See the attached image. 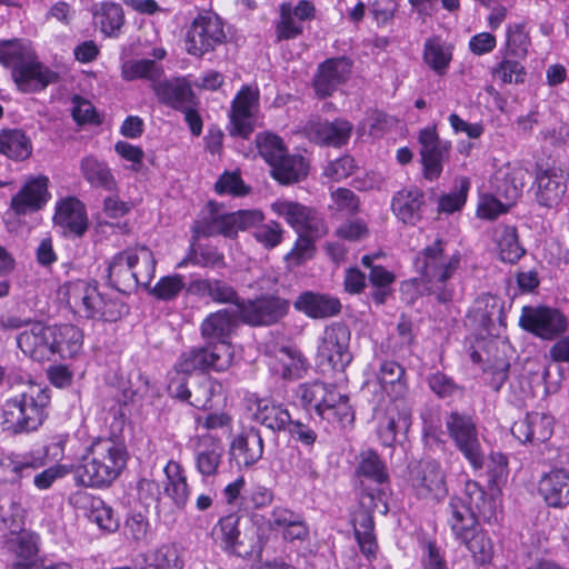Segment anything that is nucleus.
Wrapping results in <instances>:
<instances>
[{"mask_svg":"<svg viewBox=\"0 0 569 569\" xmlns=\"http://www.w3.org/2000/svg\"><path fill=\"white\" fill-rule=\"evenodd\" d=\"M234 327L231 311L221 309L208 315L200 326L206 346L183 353L177 363L178 375L194 370L223 371L231 362L230 336Z\"/></svg>","mask_w":569,"mask_h":569,"instance_id":"nucleus-1","label":"nucleus"},{"mask_svg":"<svg viewBox=\"0 0 569 569\" xmlns=\"http://www.w3.org/2000/svg\"><path fill=\"white\" fill-rule=\"evenodd\" d=\"M447 241L437 238L421 249L413 261L426 292L442 305L453 301L457 289L455 277L462 261L459 250L447 252Z\"/></svg>","mask_w":569,"mask_h":569,"instance_id":"nucleus-2","label":"nucleus"},{"mask_svg":"<svg viewBox=\"0 0 569 569\" xmlns=\"http://www.w3.org/2000/svg\"><path fill=\"white\" fill-rule=\"evenodd\" d=\"M0 63L11 69V78L22 93L44 90L59 76L42 63L31 42L24 39L0 40Z\"/></svg>","mask_w":569,"mask_h":569,"instance_id":"nucleus-3","label":"nucleus"},{"mask_svg":"<svg viewBox=\"0 0 569 569\" xmlns=\"http://www.w3.org/2000/svg\"><path fill=\"white\" fill-rule=\"evenodd\" d=\"M126 445L114 438L96 440L77 469L81 485L92 488L109 487L127 466Z\"/></svg>","mask_w":569,"mask_h":569,"instance_id":"nucleus-4","label":"nucleus"},{"mask_svg":"<svg viewBox=\"0 0 569 569\" xmlns=\"http://www.w3.org/2000/svg\"><path fill=\"white\" fill-rule=\"evenodd\" d=\"M496 501L488 497L483 488L476 481L465 485L462 496L451 497L447 508V523L455 539L466 537L479 527L478 518L490 522L496 519Z\"/></svg>","mask_w":569,"mask_h":569,"instance_id":"nucleus-5","label":"nucleus"},{"mask_svg":"<svg viewBox=\"0 0 569 569\" xmlns=\"http://www.w3.org/2000/svg\"><path fill=\"white\" fill-rule=\"evenodd\" d=\"M351 333L343 322H332L327 326L317 348V359L320 365H328L338 372V382L332 385L320 378H311L299 383V391H332L335 388H345V368L351 362L349 350Z\"/></svg>","mask_w":569,"mask_h":569,"instance_id":"nucleus-6","label":"nucleus"},{"mask_svg":"<svg viewBox=\"0 0 569 569\" xmlns=\"http://www.w3.org/2000/svg\"><path fill=\"white\" fill-rule=\"evenodd\" d=\"M124 249L113 254L107 267L108 284L122 295L129 296L138 287L149 288L156 272V259L146 246Z\"/></svg>","mask_w":569,"mask_h":569,"instance_id":"nucleus-7","label":"nucleus"},{"mask_svg":"<svg viewBox=\"0 0 569 569\" xmlns=\"http://www.w3.org/2000/svg\"><path fill=\"white\" fill-rule=\"evenodd\" d=\"M49 393H20L3 406L4 430L13 435L29 433L39 429L48 417Z\"/></svg>","mask_w":569,"mask_h":569,"instance_id":"nucleus-8","label":"nucleus"},{"mask_svg":"<svg viewBox=\"0 0 569 569\" xmlns=\"http://www.w3.org/2000/svg\"><path fill=\"white\" fill-rule=\"evenodd\" d=\"M290 300L278 292H264L238 305L240 321L250 327H271L279 323L290 310Z\"/></svg>","mask_w":569,"mask_h":569,"instance_id":"nucleus-9","label":"nucleus"},{"mask_svg":"<svg viewBox=\"0 0 569 569\" xmlns=\"http://www.w3.org/2000/svg\"><path fill=\"white\" fill-rule=\"evenodd\" d=\"M519 327L542 340H553L562 336L569 326L567 316L558 308L538 305L523 306Z\"/></svg>","mask_w":569,"mask_h":569,"instance_id":"nucleus-10","label":"nucleus"},{"mask_svg":"<svg viewBox=\"0 0 569 569\" xmlns=\"http://www.w3.org/2000/svg\"><path fill=\"white\" fill-rule=\"evenodd\" d=\"M446 428L458 450L475 470L485 465V456L479 440L478 429L473 419L457 411L446 418Z\"/></svg>","mask_w":569,"mask_h":569,"instance_id":"nucleus-11","label":"nucleus"},{"mask_svg":"<svg viewBox=\"0 0 569 569\" xmlns=\"http://www.w3.org/2000/svg\"><path fill=\"white\" fill-rule=\"evenodd\" d=\"M569 174L559 167L537 164L532 182L535 201L540 208L560 210L568 190Z\"/></svg>","mask_w":569,"mask_h":569,"instance_id":"nucleus-12","label":"nucleus"},{"mask_svg":"<svg viewBox=\"0 0 569 569\" xmlns=\"http://www.w3.org/2000/svg\"><path fill=\"white\" fill-rule=\"evenodd\" d=\"M226 40L222 20L217 14H199L191 22L186 34L188 53L201 57Z\"/></svg>","mask_w":569,"mask_h":569,"instance_id":"nucleus-13","label":"nucleus"},{"mask_svg":"<svg viewBox=\"0 0 569 569\" xmlns=\"http://www.w3.org/2000/svg\"><path fill=\"white\" fill-rule=\"evenodd\" d=\"M418 142L422 176L428 181H436L443 171V163L449 159L451 142L441 140L435 126L421 129Z\"/></svg>","mask_w":569,"mask_h":569,"instance_id":"nucleus-14","label":"nucleus"},{"mask_svg":"<svg viewBox=\"0 0 569 569\" xmlns=\"http://www.w3.org/2000/svg\"><path fill=\"white\" fill-rule=\"evenodd\" d=\"M353 62L346 56L328 58L320 62L312 78V89L319 100L331 97L339 86L348 81Z\"/></svg>","mask_w":569,"mask_h":569,"instance_id":"nucleus-15","label":"nucleus"},{"mask_svg":"<svg viewBox=\"0 0 569 569\" xmlns=\"http://www.w3.org/2000/svg\"><path fill=\"white\" fill-rule=\"evenodd\" d=\"M410 486L418 499L439 500L447 495L445 472L435 460L421 461L411 471Z\"/></svg>","mask_w":569,"mask_h":569,"instance_id":"nucleus-16","label":"nucleus"},{"mask_svg":"<svg viewBox=\"0 0 569 569\" xmlns=\"http://www.w3.org/2000/svg\"><path fill=\"white\" fill-rule=\"evenodd\" d=\"M81 310L88 319L113 322L129 312V307L118 298L101 293L97 286L87 284L81 295Z\"/></svg>","mask_w":569,"mask_h":569,"instance_id":"nucleus-17","label":"nucleus"},{"mask_svg":"<svg viewBox=\"0 0 569 569\" xmlns=\"http://www.w3.org/2000/svg\"><path fill=\"white\" fill-rule=\"evenodd\" d=\"M259 106V90L242 86L232 100L230 109L229 133L233 137L248 139L253 132V109Z\"/></svg>","mask_w":569,"mask_h":569,"instance_id":"nucleus-18","label":"nucleus"},{"mask_svg":"<svg viewBox=\"0 0 569 569\" xmlns=\"http://www.w3.org/2000/svg\"><path fill=\"white\" fill-rule=\"evenodd\" d=\"M49 178L43 174L27 179L20 190L11 198L10 208L17 216H23L42 209L51 198Z\"/></svg>","mask_w":569,"mask_h":569,"instance_id":"nucleus-19","label":"nucleus"},{"mask_svg":"<svg viewBox=\"0 0 569 569\" xmlns=\"http://www.w3.org/2000/svg\"><path fill=\"white\" fill-rule=\"evenodd\" d=\"M353 130L350 121L343 118L329 120H310L306 126V132L310 141L332 148H341L349 142Z\"/></svg>","mask_w":569,"mask_h":569,"instance_id":"nucleus-20","label":"nucleus"},{"mask_svg":"<svg viewBox=\"0 0 569 569\" xmlns=\"http://www.w3.org/2000/svg\"><path fill=\"white\" fill-rule=\"evenodd\" d=\"M46 466L44 457L36 450L28 452H2L0 453V485L19 483L29 475V470H36Z\"/></svg>","mask_w":569,"mask_h":569,"instance_id":"nucleus-21","label":"nucleus"},{"mask_svg":"<svg viewBox=\"0 0 569 569\" xmlns=\"http://www.w3.org/2000/svg\"><path fill=\"white\" fill-rule=\"evenodd\" d=\"M375 417L378 419V437L386 447L392 446L396 441L397 429L407 428L410 421V413L400 397L391 399L385 408L376 409Z\"/></svg>","mask_w":569,"mask_h":569,"instance_id":"nucleus-22","label":"nucleus"},{"mask_svg":"<svg viewBox=\"0 0 569 569\" xmlns=\"http://www.w3.org/2000/svg\"><path fill=\"white\" fill-rule=\"evenodd\" d=\"M527 173L519 163L507 162L493 172L491 187L498 197L515 206L522 196Z\"/></svg>","mask_w":569,"mask_h":569,"instance_id":"nucleus-23","label":"nucleus"},{"mask_svg":"<svg viewBox=\"0 0 569 569\" xmlns=\"http://www.w3.org/2000/svg\"><path fill=\"white\" fill-rule=\"evenodd\" d=\"M190 446L194 453L197 471L203 478L216 476L222 462L224 452L220 439L206 433L192 438L190 440Z\"/></svg>","mask_w":569,"mask_h":569,"instance_id":"nucleus-24","label":"nucleus"},{"mask_svg":"<svg viewBox=\"0 0 569 569\" xmlns=\"http://www.w3.org/2000/svg\"><path fill=\"white\" fill-rule=\"evenodd\" d=\"M53 221L66 236L82 237L89 227L86 206L76 197L57 202Z\"/></svg>","mask_w":569,"mask_h":569,"instance_id":"nucleus-25","label":"nucleus"},{"mask_svg":"<svg viewBox=\"0 0 569 569\" xmlns=\"http://www.w3.org/2000/svg\"><path fill=\"white\" fill-rule=\"evenodd\" d=\"M51 337L52 327L44 326L42 322H34L30 329L18 335L17 345L26 356L38 362H43L53 357V349L50 343Z\"/></svg>","mask_w":569,"mask_h":569,"instance_id":"nucleus-26","label":"nucleus"},{"mask_svg":"<svg viewBox=\"0 0 569 569\" xmlns=\"http://www.w3.org/2000/svg\"><path fill=\"white\" fill-rule=\"evenodd\" d=\"M426 196L417 186L405 187L391 199L393 214L405 224L416 226L422 219Z\"/></svg>","mask_w":569,"mask_h":569,"instance_id":"nucleus-27","label":"nucleus"},{"mask_svg":"<svg viewBox=\"0 0 569 569\" xmlns=\"http://www.w3.org/2000/svg\"><path fill=\"white\" fill-rule=\"evenodd\" d=\"M208 214L199 218L192 226V238H210L222 236L224 238H234L233 218L231 212H220L219 204L216 201H209L207 204Z\"/></svg>","mask_w":569,"mask_h":569,"instance_id":"nucleus-28","label":"nucleus"},{"mask_svg":"<svg viewBox=\"0 0 569 569\" xmlns=\"http://www.w3.org/2000/svg\"><path fill=\"white\" fill-rule=\"evenodd\" d=\"M270 209L298 233L312 231L318 216L315 208L289 199L274 200L270 204Z\"/></svg>","mask_w":569,"mask_h":569,"instance_id":"nucleus-29","label":"nucleus"},{"mask_svg":"<svg viewBox=\"0 0 569 569\" xmlns=\"http://www.w3.org/2000/svg\"><path fill=\"white\" fill-rule=\"evenodd\" d=\"M297 311L311 319H325L335 317L341 311V302L337 297L328 293L305 291L293 302Z\"/></svg>","mask_w":569,"mask_h":569,"instance_id":"nucleus-30","label":"nucleus"},{"mask_svg":"<svg viewBox=\"0 0 569 569\" xmlns=\"http://www.w3.org/2000/svg\"><path fill=\"white\" fill-rule=\"evenodd\" d=\"M511 431L521 442L542 443L553 433V419L546 413H528L525 420L512 426Z\"/></svg>","mask_w":569,"mask_h":569,"instance_id":"nucleus-31","label":"nucleus"},{"mask_svg":"<svg viewBox=\"0 0 569 569\" xmlns=\"http://www.w3.org/2000/svg\"><path fill=\"white\" fill-rule=\"evenodd\" d=\"M539 493L549 507L569 505V470L558 468L543 475L539 481Z\"/></svg>","mask_w":569,"mask_h":569,"instance_id":"nucleus-32","label":"nucleus"},{"mask_svg":"<svg viewBox=\"0 0 569 569\" xmlns=\"http://www.w3.org/2000/svg\"><path fill=\"white\" fill-rule=\"evenodd\" d=\"M263 455V439L256 428L238 435L230 445V456L239 466L246 468L256 465Z\"/></svg>","mask_w":569,"mask_h":569,"instance_id":"nucleus-33","label":"nucleus"},{"mask_svg":"<svg viewBox=\"0 0 569 569\" xmlns=\"http://www.w3.org/2000/svg\"><path fill=\"white\" fill-rule=\"evenodd\" d=\"M253 419L272 431H283L291 422L288 409L273 398H256Z\"/></svg>","mask_w":569,"mask_h":569,"instance_id":"nucleus-34","label":"nucleus"},{"mask_svg":"<svg viewBox=\"0 0 569 569\" xmlns=\"http://www.w3.org/2000/svg\"><path fill=\"white\" fill-rule=\"evenodd\" d=\"M321 419L337 422L342 427L353 422L355 413L346 393H326L323 399L315 406Z\"/></svg>","mask_w":569,"mask_h":569,"instance_id":"nucleus-35","label":"nucleus"},{"mask_svg":"<svg viewBox=\"0 0 569 569\" xmlns=\"http://www.w3.org/2000/svg\"><path fill=\"white\" fill-rule=\"evenodd\" d=\"M50 343L53 349V356L58 355L61 359H72L82 348L83 335L73 325L54 326L52 327Z\"/></svg>","mask_w":569,"mask_h":569,"instance_id":"nucleus-36","label":"nucleus"},{"mask_svg":"<svg viewBox=\"0 0 569 569\" xmlns=\"http://www.w3.org/2000/svg\"><path fill=\"white\" fill-rule=\"evenodd\" d=\"M453 46L445 41L440 36L426 39L422 50L423 62L438 76L448 72L452 61Z\"/></svg>","mask_w":569,"mask_h":569,"instance_id":"nucleus-37","label":"nucleus"},{"mask_svg":"<svg viewBox=\"0 0 569 569\" xmlns=\"http://www.w3.org/2000/svg\"><path fill=\"white\" fill-rule=\"evenodd\" d=\"M352 522L355 537L361 553L369 560L375 559L378 552V543L372 513L365 508H359L353 515Z\"/></svg>","mask_w":569,"mask_h":569,"instance_id":"nucleus-38","label":"nucleus"},{"mask_svg":"<svg viewBox=\"0 0 569 569\" xmlns=\"http://www.w3.org/2000/svg\"><path fill=\"white\" fill-rule=\"evenodd\" d=\"M270 168L271 177L281 184L299 182L308 176L309 170L303 157L289 154L288 151Z\"/></svg>","mask_w":569,"mask_h":569,"instance_id":"nucleus-39","label":"nucleus"},{"mask_svg":"<svg viewBox=\"0 0 569 569\" xmlns=\"http://www.w3.org/2000/svg\"><path fill=\"white\" fill-rule=\"evenodd\" d=\"M80 171L84 180L93 188L113 191L117 181L107 164L94 156H86L80 161Z\"/></svg>","mask_w":569,"mask_h":569,"instance_id":"nucleus-40","label":"nucleus"},{"mask_svg":"<svg viewBox=\"0 0 569 569\" xmlns=\"http://www.w3.org/2000/svg\"><path fill=\"white\" fill-rule=\"evenodd\" d=\"M0 153L13 161L27 160L32 154L31 139L22 129H6L0 132Z\"/></svg>","mask_w":569,"mask_h":569,"instance_id":"nucleus-41","label":"nucleus"},{"mask_svg":"<svg viewBox=\"0 0 569 569\" xmlns=\"http://www.w3.org/2000/svg\"><path fill=\"white\" fill-rule=\"evenodd\" d=\"M493 239L497 242L500 259L505 262L516 263L526 252L519 242L517 228L515 226H496L493 229Z\"/></svg>","mask_w":569,"mask_h":569,"instance_id":"nucleus-42","label":"nucleus"},{"mask_svg":"<svg viewBox=\"0 0 569 569\" xmlns=\"http://www.w3.org/2000/svg\"><path fill=\"white\" fill-rule=\"evenodd\" d=\"M153 91L159 102L178 111L184 110L193 97L191 88L179 81L158 82L153 86Z\"/></svg>","mask_w":569,"mask_h":569,"instance_id":"nucleus-43","label":"nucleus"},{"mask_svg":"<svg viewBox=\"0 0 569 569\" xmlns=\"http://www.w3.org/2000/svg\"><path fill=\"white\" fill-rule=\"evenodd\" d=\"M531 47V38L527 31L526 22L509 23L506 27V40L499 53L509 57L526 59Z\"/></svg>","mask_w":569,"mask_h":569,"instance_id":"nucleus-44","label":"nucleus"},{"mask_svg":"<svg viewBox=\"0 0 569 569\" xmlns=\"http://www.w3.org/2000/svg\"><path fill=\"white\" fill-rule=\"evenodd\" d=\"M167 485L164 490L179 508L184 507L189 500L190 488L187 482L184 470L180 463L170 460L166 467Z\"/></svg>","mask_w":569,"mask_h":569,"instance_id":"nucleus-45","label":"nucleus"},{"mask_svg":"<svg viewBox=\"0 0 569 569\" xmlns=\"http://www.w3.org/2000/svg\"><path fill=\"white\" fill-rule=\"evenodd\" d=\"M184 550L177 543H163L149 556L146 569H183Z\"/></svg>","mask_w":569,"mask_h":569,"instance_id":"nucleus-46","label":"nucleus"},{"mask_svg":"<svg viewBox=\"0 0 569 569\" xmlns=\"http://www.w3.org/2000/svg\"><path fill=\"white\" fill-rule=\"evenodd\" d=\"M456 540L467 548L476 563L485 565L492 559V541L480 526L467 533L466 537H459Z\"/></svg>","mask_w":569,"mask_h":569,"instance_id":"nucleus-47","label":"nucleus"},{"mask_svg":"<svg viewBox=\"0 0 569 569\" xmlns=\"http://www.w3.org/2000/svg\"><path fill=\"white\" fill-rule=\"evenodd\" d=\"M84 499L87 516L90 521L108 533L114 532L119 528V519L113 509L100 497L88 496Z\"/></svg>","mask_w":569,"mask_h":569,"instance_id":"nucleus-48","label":"nucleus"},{"mask_svg":"<svg viewBox=\"0 0 569 569\" xmlns=\"http://www.w3.org/2000/svg\"><path fill=\"white\" fill-rule=\"evenodd\" d=\"M212 536L226 552H237V548L241 545L239 517L236 515L222 517L213 527Z\"/></svg>","mask_w":569,"mask_h":569,"instance_id":"nucleus-49","label":"nucleus"},{"mask_svg":"<svg viewBox=\"0 0 569 569\" xmlns=\"http://www.w3.org/2000/svg\"><path fill=\"white\" fill-rule=\"evenodd\" d=\"M93 19L106 36H118L124 22L122 7L114 2H102L99 9L93 12Z\"/></svg>","mask_w":569,"mask_h":569,"instance_id":"nucleus-50","label":"nucleus"},{"mask_svg":"<svg viewBox=\"0 0 569 569\" xmlns=\"http://www.w3.org/2000/svg\"><path fill=\"white\" fill-rule=\"evenodd\" d=\"M471 183L469 178L460 177L456 180L455 189L440 196L438 200V213L452 214L465 207Z\"/></svg>","mask_w":569,"mask_h":569,"instance_id":"nucleus-51","label":"nucleus"},{"mask_svg":"<svg viewBox=\"0 0 569 569\" xmlns=\"http://www.w3.org/2000/svg\"><path fill=\"white\" fill-rule=\"evenodd\" d=\"M523 60L502 54L501 61L492 69V77L505 84L523 83L527 76Z\"/></svg>","mask_w":569,"mask_h":569,"instance_id":"nucleus-52","label":"nucleus"},{"mask_svg":"<svg viewBox=\"0 0 569 569\" xmlns=\"http://www.w3.org/2000/svg\"><path fill=\"white\" fill-rule=\"evenodd\" d=\"M184 276L173 273L161 277L152 288H146L159 301H172L184 290Z\"/></svg>","mask_w":569,"mask_h":569,"instance_id":"nucleus-53","label":"nucleus"},{"mask_svg":"<svg viewBox=\"0 0 569 569\" xmlns=\"http://www.w3.org/2000/svg\"><path fill=\"white\" fill-rule=\"evenodd\" d=\"M377 379L381 391H403L407 389L406 370L398 362H383Z\"/></svg>","mask_w":569,"mask_h":569,"instance_id":"nucleus-54","label":"nucleus"},{"mask_svg":"<svg viewBox=\"0 0 569 569\" xmlns=\"http://www.w3.org/2000/svg\"><path fill=\"white\" fill-rule=\"evenodd\" d=\"M124 539L134 546L148 542L150 522L147 516L140 512L130 513L123 525Z\"/></svg>","mask_w":569,"mask_h":569,"instance_id":"nucleus-55","label":"nucleus"},{"mask_svg":"<svg viewBox=\"0 0 569 569\" xmlns=\"http://www.w3.org/2000/svg\"><path fill=\"white\" fill-rule=\"evenodd\" d=\"M280 19L276 23L277 41L296 39L303 32V26L290 14V2H283L279 8Z\"/></svg>","mask_w":569,"mask_h":569,"instance_id":"nucleus-56","label":"nucleus"},{"mask_svg":"<svg viewBox=\"0 0 569 569\" xmlns=\"http://www.w3.org/2000/svg\"><path fill=\"white\" fill-rule=\"evenodd\" d=\"M158 74V67L154 60L140 59L128 60L121 67V77L126 81H133L137 79H154Z\"/></svg>","mask_w":569,"mask_h":569,"instance_id":"nucleus-57","label":"nucleus"},{"mask_svg":"<svg viewBox=\"0 0 569 569\" xmlns=\"http://www.w3.org/2000/svg\"><path fill=\"white\" fill-rule=\"evenodd\" d=\"M256 141L259 154L269 166H272L288 151L282 139L272 133L258 134Z\"/></svg>","mask_w":569,"mask_h":569,"instance_id":"nucleus-58","label":"nucleus"},{"mask_svg":"<svg viewBox=\"0 0 569 569\" xmlns=\"http://www.w3.org/2000/svg\"><path fill=\"white\" fill-rule=\"evenodd\" d=\"M512 206L507 201H500L496 193H483L479 197L476 216L482 220H496L501 214L507 213Z\"/></svg>","mask_w":569,"mask_h":569,"instance_id":"nucleus-59","label":"nucleus"},{"mask_svg":"<svg viewBox=\"0 0 569 569\" xmlns=\"http://www.w3.org/2000/svg\"><path fill=\"white\" fill-rule=\"evenodd\" d=\"M360 476L370 478L378 483H382L388 479L385 463L379 458L378 453L369 450L361 455V460L357 468Z\"/></svg>","mask_w":569,"mask_h":569,"instance_id":"nucleus-60","label":"nucleus"},{"mask_svg":"<svg viewBox=\"0 0 569 569\" xmlns=\"http://www.w3.org/2000/svg\"><path fill=\"white\" fill-rule=\"evenodd\" d=\"M214 192L243 197L250 192V187L246 186L239 171H224L214 183Z\"/></svg>","mask_w":569,"mask_h":569,"instance_id":"nucleus-61","label":"nucleus"},{"mask_svg":"<svg viewBox=\"0 0 569 569\" xmlns=\"http://www.w3.org/2000/svg\"><path fill=\"white\" fill-rule=\"evenodd\" d=\"M284 232V229L278 221L270 220L266 223L261 222L253 230V238L264 249L271 250L282 242Z\"/></svg>","mask_w":569,"mask_h":569,"instance_id":"nucleus-62","label":"nucleus"},{"mask_svg":"<svg viewBox=\"0 0 569 569\" xmlns=\"http://www.w3.org/2000/svg\"><path fill=\"white\" fill-rule=\"evenodd\" d=\"M26 511L19 502L12 501L8 512L0 515V538L19 533L24 526Z\"/></svg>","mask_w":569,"mask_h":569,"instance_id":"nucleus-63","label":"nucleus"},{"mask_svg":"<svg viewBox=\"0 0 569 569\" xmlns=\"http://www.w3.org/2000/svg\"><path fill=\"white\" fill-rule=\"evenodd\" d=\"M333 206L330 209H335L338 212H342L347 216H356L360 211L359 197L350 189L337 188L330 193Z\"/></svg>","mask_w":569,"mask_h":569,"instance_id":"nucleus-64","label":"nucleus"}]
</instances>
